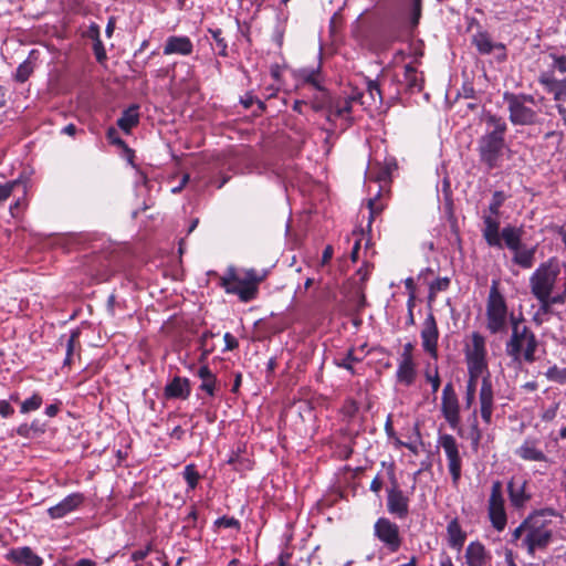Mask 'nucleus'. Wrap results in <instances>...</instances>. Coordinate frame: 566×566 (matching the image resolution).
I'll use <instances>...</instances> for the list:
<instances>
[{
    "instance_id": "nucleus-1",
    "label": "nucleus",
    "mask_w": 566,
    "mask_h": 566,
    "mask_svg": "<svg viewBox=\"0 0 566 566\" xmlns=\"http://www.w3.org/2000/svg\"><path fill=\"white\" fill-rule=\"evenodd\" d=\"M560 275V266L555 258L542 262L530 276V289L532 295L538 302V310L533 319L539 325L542 315L554 314V305L566 303V266Z\"/></svg>"
},
{
    "instance_id": "nucleus-2",
    "label": "nucleus",
    "mask_w": 566,
    "mask_h": 566,
    "mask_svg": "<svg viewBox=\"0 0 566 566\" xmlns=\"http://www.w3.org/2000/svg\"><path fill=\"white\" fill-rule=\"evenodd\" d=\"M483 132L476 139L479 163L488 170L502 167L505 153L509 150L506 119L492 111H483L480 116Z\"/></svg>"
},
{
    "instance_id": "nucleus-3",
    "label": "nucleus",
    "mask_w": 566,
    "mask_h": 566,
    "mask_svg": "<svg viewBox=\"0 0 566 566\" xmlns=\"http://www.w3.org/2000/svg\"><path fill=\"white\" fill-rule=\"evenodd\" d=\"M468 367V380L465 390L475 391L479 378H482L481 387L479 390V412L482 421L490 426L492 423V416L495 409L494 389L489 368L482 367ZM482 438V431L479 428L478 408H474L470 418V428L467 433V439L470 440L474 450L478 449Z\"/></svg>"
},
{
    "instance_id": "nucleus-4",
    "label": "nucleus",
    "mask_w": 566,
    "mask_h": 566,
    "mask_svg": "<svg viewBox=\"0 0 566 566\" xmlns=\"http://www.w3.org/2000/svg\"><path fill=\"white\" fill-rule=\"evenodd\" d=\"M511 336L505 343V354L512 363L522 365L533 364L536 360L535 353L538 346L534 332L525 324L523 318L511 315Z\"/></svg>"
},
{
    "instance_id": "nucleus-5",
    "label": "nucleus",
    "mask_w": 566,
    "mask_h": 566,
    "mask_svg": "<svg viewBox=\"0 0 566 566\" xmlns=\"http://www.w3.org/2000/svg\"><path fill=\"white\" fill-rule=\"evenodd\" d=\"M527 93L505 91L503 102L506 105L509 120L513 126H537L543 123L541 101Z\"/></svg>"
},
{
    "instance_id": "nucleus-6",
    "label": "nucleus",
    "mask_w": 566,
    "mask_h": 566,
    "mask_svg": "<svg viewBox=\"0 0 566 566\" xmlns=\"http://www.w3.org/2000/svg\"><path fill=\"white\" fill-rule=\"evenodd\" d=\"M268 271H256L255 269H248L241 277L238 274L235 266H228L226 273L220 276L219 286L224 290L227 294L237 295L243 303L251 302L256 298L259 293V284L264 281Z\"/></svg>"
},
{
    "instance_id": "nucleus-7",
    "label": "nucleus",
    "mask_w": 566,
    "mask_h": 566,
    "mask_svg": "<svg viewBox=\"0 0 566 566\" xmlns=\"http://www.w3.org/2000/svg\"><path fill=\"white\" fill-rule=\"evenodd\" d=\"M524 227L506 224L501 230V242L503 248L509 249L512 255V263L520 266L523 270L532 269L535 263V254L537 251V244L526 245L523 243Z\"/></svg>"
},
{
    "instance_id": "nucleus-8",
    "label": "nucleus",
    "mask_w": 566,
    "mask_h": 566,
    "mask_svg": "<svg viewBox=\"0 0 566 566\" xmlns=\"http://www.w3.org/2000/svg\"><path fill=\"white\" fill-rule=\"evenodd\" d=\"M551 521L546 518L545 512H537L525 520L528 525V533L522 541L528 554L533 555L536 549H544L548 546L553 537Z\"/></svg>"
},
{
    "instance_id": "nucleus-9",
    "label": "nucleus",
    "mask_w": 566,
    "mask_h": 566,
    "mask_svg": "<svg viewBox=\"0 0 566 566\" xmlns=\"http://www.w3.org/2000/svg\"><path fill=\"white\" fill-rule=\"evenodd\" d=\"M507 199V196L502 190H495L489 203L488 211L482 216L483 229L482 237L485 243L491 248L503 249L501 242V228H500V209Z\"/></svg>"
},
{
    "instance_id": "nucleus-10",
    "label": "nucleus",
    "mask_w": 566,
    "mask_h": 566,
    "mask_svg": "<svg viewBox=\"0 0 566 566\" xmlns=\"http://www.w3.org/2000/svg\"><path fill=\"white\" fill-rule=\"evenodd\" d=\"M486 328L492 335L504 333L507 328V305L495 280L486 302Z\"/></svg>"
},
{
    "instance_id": "nucleus-11",
    "label": "nucleus",
    "mask_w": 566,
    "mask_h": 566,
    "mask_svg": "<svg viewBox=\"0 0 566 566\" xmlns=\"http://www.w3.org/2000/svg\"><path fill=\"white\" fill-rule=\"evenodd\" d=\"M367 176L369 181H375L379 185L376 195L367 201V208L369 210L368 227H370L374 218L380 214L385 208L384 203L379 201V198L384 188L391 182V175L380 165V163H375L369 167Z\"/></svg>"
},
{
    "instance_id": "nucleus-12",
    "label": "nucleus",
    "mask_w": 566,
    "mask_h": 566,
    "mask_svg": "<svg viewBox=\"0 0 566 566\" xmlns=\"http://www.w3.org/2000/svg\"><path fill=\"white\" fill-rule=\"evenodd\" d=\"M489 516L492 526L501 532L505 528L507 517L504 509V499L502 495V483L495 481L492 484L491 494L489 499Z\"/></svg>"
},
{
    "instance_id": "nucleus-13",
    "label": "nucleus",
    "mask_w": 566,
    "mask_h": 566,
    "mask_svg": "<svg viewBox=\"0 0 566 566\" xmlns=\"http://www.w3.org/2000/svg\"><path fill=\"white\" fill-rule=\"evenodd\" d=\"M471 43L481 55L494 53L497 62H504L507 59L506 46L502 42L493 41L491 34L486 30L480 28L472 35Z\"/></svg>"
},
{
    "instance_id": "nucleus-14",
    "label": "nucleus",
    "mask_w": 566,
    "mask_h": 566,
    "mask_svg": "<svg viewBox=\"0 0 566 566\" xmlns=\"http://www.w3.org/2000/svg\"><path fill=\"white\" fill-rule=\"evenodd\" d=\"M374 535L391 552L396 553L401 546L399 527L389 518L380 517L374 525Z\"/></svg>"
},
{
    "instance_id": "nucleus-15",
    "label": "nucleus",
    "mask_w": 566,
    "mask_h": 566,
    "mask_svg": "<svg viewBox=\"0 0 566 566\" xmlns=\"http://www.w3.org/2000/svg\"><path fill=\"white\" fill-rule=\"evenodd\" d=\"M441 412L452 429H457L460 424V405L458 395L452 382H448L442 390Z\"/></svg>"
},
{
    "instance_id": "nucleus-16",
    "label": "nucleus",
    "mask_w": 566,
    "mask_h": 566,
    "mask_svg": "<svg viewBox=\"0 0 566 566\" xmlns=\"http://www.w3.org/2000/svg\"><path fill=\"white\" fill-rule=\"evenodd\" d=\"M486 355L485 337L479 332H473L471 334V345L464 348L467 366L489 368Z\"/></svg>"
},
{
    "instance_id": "nucleus-17",
    "label": "nucleus",
    "mask_w": 566,
    "mask_h": 566,
    "mask_svg": "<svg viewBox=\"0 0 566 566\" xmlns=\"http://www.w3.org/2000/svg\"><path fill=\"white\" fill-rule=\"evenodd\" d=\"M420 336L423 350L432 358L437 359L439 329L436 317L432 313H429L424 318Z\"/></svg>"
},
{
    "instance_id": "nucleus-18",
    "label": "nucleus",
    "mask_w": 566,
    "mask_h": 566,
    "mask_svg": "<svg viewBox=\"0 0 566 566\" xmlns=\"http://www.w3.org/2000/svg\"><path fill=\"white\" fill-rule=\"evenodd\" d=\"M6 559L15 566H42L43 558L35 554L31 547L22 546L10 549Z\"/></svg>"
},
{
    "instance_id": "nucleus-19",
    "label": "nucleus",
    "mask_w": 566,
    "mask_h": 566,
    "mask_svg": "<svg viewBox=\"0 0 566 566\" xmlns=\"http://www.w3.org/2000/svg\"><path fill=\"white\" fill-rule=\"evenodd\" d=\"M195 45L188 35H169L164 44V55L189 56L193 53Z\"/></svg>"
},
{
    "instance_id": "nucleus-20",
    "label": "nucleus",
    "mask_w": 566,
    "mask_h": 566,
    "mask_svg": "<svg viewBox=\"0 0 566 566\" xmlns=\"http://www.w3.org/2000/svg\"><path fill=\"white\" fill-rule=\"evenodd\" d=\"M538 83L545 91L553 95L554 101H566V78H557L554 72H543L538 77Z\"/></svg>"
},
{
    "instance_id": "nucleus-21",
    "label": "nucleus",
    "mask_w": 566,
    "mask_h": 566,
    "mask_svg": "<svg viewBox=\"0 0 566 566\" xmlns=\"http://www.w3.org/2000/svg\"><path fill=\"white\" fill-rule=\"evenodd\" d=\"M191 394V384L187 377L175 376L164 388V397L167 400H186Z\"/></svg>"
},
{
    "instance_id": "nucleus-22",
    "label": "nucleus",
    "mask_w": 566,
    "mask_h": 566,
    "mask_svg": "<svg viewBox=\"0 0 566 566\" xmlns=\"http://www.w3.org/2000/svg\"><path fill=\"white\" fill-rule=\"evenodd\" d=\"M387 509L390 514L405 518L409 512V499L397 486L388 490Z\"/></svg>"
},
{
    "instance_id": "nucleus-23",
    "label": "nucleus",
    "mask_w": 566,
    "mask_h": 566,
    "mask_svg": "<svg viewBox=\"0 0 566 566\" xmlns=\"http://www.w3.org/2000/svg\"><path fill=\"white\" fill-rule=\"evenodd\" d=\"M84 500L85 497L82 493H72L64 497L56 505L51 506L48 510V514L51 518H62L66 514L78 509L83 504Z\"/></svg>"
},
{
    "instance_id": "nucleus-24",
    "label": "nucleus",
    "mask_w": 566,
    "mask_h": 566,
    "mask_svg": "<svg viewBox=\"0 0 566 566\" xmlns=\"http://www.w3.org/2000/svg\"><path fill=\"white\" fill-rule=\"evenodd\" d=\"M490 559V554L480 542H472L468 545L465 560L469 566H485Z\"/></svg>"
},
{
    "instance_id": "nucleus-25",
    "label": "nucleus",
    "mask_w": 566,
    "mask_h": 566,
    "mask_svg": "<svg viewBox=\"0 0 566 566\" xmlns=\"http://www.w3.org/2000/svg\"><path fill=\"white\" fill-rule=\"evenodd\" d=\"M116 124L124 133L129 134L139 124V105L132 104L124 109Z\"/></svg>"
},
{
    "instance_id": "nucleus-26",
    "label": "nucleus",
    "mask_w": 566,
    "mask_h": 566,
    "mask_svg": "<svg viewBox=\"0 0 566 566\" xmlns=\"http://www.w3.org/2000/svg\"><path fill=\"white\" fill-rule=\"evenodd\" d=\"M403 83L410 93H419L423 88V76L411 64L405 65Z\"/></svg>"
},
{
    "instance_id": "nucleus-27",
    "label": "nucleus",
    "mask_w": 566,
    "mask_h": 566,
    "mask_svg": "<svg viewBox=\"0 0 566 566\" xmlns=\"http://www.w3.org/2000/svg\"><path fill=\"white\" fill-rule=\"evenodd\" d=\"M38 59V51L31 50L27 60H24L15 70L13 78L18 83H24L29 80L34 71V63Z\"/></svg>"
},
{
    "instance_id": "nucleus-28",
    "label": "nucleus",
    "mask_w": 566,
    "mask_h": 566,
    "mask_svg": "<svg viewBox=\"0 0 566 566\" xmlns=\"http://www.w3.org/2000/svg\"><path fill=\"white\" fill-rule=\"evenodd\" d=\"M197 376L200 379H202V382L199 386V389L205 391L210 397H213L216 395L217 377L211 371V369L208 367V365L200 366L197 371Z\"/></svg>"
},
{
    "instance_id": "nucleus-29",
    "label": "nucleus",
    "mask_w": 566,
    "mask_h": 566,
    "mask_svg": "<svg viewBox=\"0 0 566 566\" xmlns=\"http://www.w3.org/2000/svg\"><path fill=\"white\" fill-rule=\"evenodd\" d=\"M524 488L525 482L520 480L512 479L509 482L507 489L512 505L520 507L530 499V496L525 494Z\"/></svg>"
},
{
    "instance_id": "nucleus-30",
    "label": "nucleus",
    "mask_w": 566,
    "mask_h": 566,
    "mask_svg": "<svg viewBox=\"0 0 566 566\" xmlns=\"http://www.w3.org/2000/svg\"><path fill=\"white\" fill-rule=\"evenodd\" d=\"M81 335V331L78 328L72 329L70 335L66 337L65 335H62L59 338V343L63 345V340L65 339V358L63 360V366H71L73 361L74 350H75V344L78 342Z\"/></svg>"
},
{
    "instance_id": "nucleus-31",
    "label": "nucleus",
    "mask_w": 566,
    "mask_h": 566,
    "mask_svg": "<svg viewBox=\"0 0 566 566\" xmlns=\"http://www.w3.org/2000/svg\"><path fill=\"white\" fill-rule=\"evenodd\" d=\"M317 93L311 101V107L314 112H322L326 108H333L334 99L331 93L323 86L316 88Z\"/></svg>"
},
{
    "instance_id": "nucleus-32",
    "label": "nucleus",
    "mask_w": 566,
    "mask_h": 566,
    "mask_svg": "<svg viewBox=\"0 0 566 566\" xmlns=\"http://www.w3.org/2000/svg\"><path fill=\"white\" fill-rule=\"evenodd\" d=\"M447 532L449 535V544L451 547L460 549L465 541V533L461 530V526L457 520H452L448 526Z\"/></svg>"
},
{
    "instance_id": "nucleus-33",
    "label": "nucleus",
    "mask_w": 566,
    "mask_h": 566,
    "mask_svg": "<svg viewBox=\"0 0 566 566\" xmlns=\"http://www.w3.org/2000/svg\"><path fill=\"white\" fill-rule=\"evenodd\" d=\"M415 363L399 361L396 371L397 380L406 386H411L416 379Z\"/></svg>"
},
{
    "instance_id": "nucleus-34",
    "label": "nucleus",
    "mask_w": 566,
    "mask_h": 566,
    "mask_svg": "<svg viewBox=\"0 0 566 566\" xmlns=\"http://www.w3.org/2000/svg\"><path fill=\"white\" fill-rule=\"evenodd\" d=\"M363 360L361 357H357L355 355V348L352 347L347 350V353L342 358H335L334 363L337 367L344 368L349 371L353 376L356 375V369L354 368L355 363H360Z\"/></svg>"
},
{
    "instance_id": "nucleus-35",
    "label": "nucleus",
    "mask_w": 566,
    "mask_h": 566,
    "mask_svg": "<svg viewBox=\"0 0 566 566\" xmlns=\"http://www.w3.org/2000/svg\"><path fill=\"white\" fill-rule=\"evenodd\" d=\"M321 69L317 66L314 67H304L301 69L297 73L298 78L305 83L312 85L315 90L321 88V82L318 80Z\"/></svg>"
},
{
    "instance_id": "nucleus-36",
    "label": "nucleus",
    "mask_w": 566,
    "mask_h": 566,
    "mask_svg": "<svg viewBox=\"0 0 566 566\" xmlns=\"http://www.w3.org/2000/svg\"><path fill=\"white\" fill-rule=\"evenodd\" d=\"M439 443L444 450L448 460H460L457 441L451 434L441 436Z\"/></svg>"
},
{
    "instance_id": "nucleus-37",
    "label": "nucleus",
    "mask_w": 566,
    "mask_h": 566,
    "mask_svg": "<svg viewBox=\"0 0 566 566\" xmlns=\"http://www.w3.org/2000/svg\"><path fill=\"white\" fill-rule=\"evenodd\" d=\"M216 334L211 331H205L199 338V349L201 350V355L199 361H205L208 356L213 352V345L209 344V339L214 337Z\"/></svg>"
},
{
    "instance_id": "nucleus-38",
    "label": "nucleus",
    "mask_w": 566,
    "mask_h": 566,
    "mask_svg": "<svg viewBox=\"0 0 566 566\" xmlns=\"http://www.w3.org/2000/svg\"><path fill=\"white\" fill-rule=\"evenodd\" d=\"M517 454L525 460H546L545 455L535 449L533 442L525 441L520 447Z\"/></svg>"
},
{
    "instance_id": "nucleus-39",
    "label": "nucleus",
    "mask_w": 566,
    "mask_h": 566,
    "mask_svg": "<svg viewBox=\"0 0 566 566\" xmlns=\"http://www.w3.org/2000/svg\"><path fill=\"white\" fill-rule=\"evenodd\" d=\"M208 32L211 34L213 41L216 42V45L218 48V55L221 57H227L229 55L228 52V42L222 35V30L217 29H208Z\"/></svg>"
},
{
    "instance_id": "nucleus-40",
    "label": "nucleus",
    "mask_w": 566,
    "mask_h": 566,
    "mask_svg": "<svg viewBox=\"0 0 566 566\" xmlns=\"http://www.w3.org/2000/svg\"><path fill=\"white\" fill-rule=\"evenodd\" d=\"M354 97H346V98H335L333 108H335V116L342 117L345 114H349L352 112V105Z\"/></svg>"
},
{
    "instance_id": "nucleus-41",
    "label": "nucleus",
    "mask_w": 566,
    "mask_h": 566,
    "mask_svg": "<svg viewBox=\"0 0 566 566\" xmlns=\"http://www.w3.org/2000/svg\"><path fill=\"white\" fill-rule=\"evenodd\" d=\"M21 188L22 192H25V186L24 184L20 181H9L3 185H0V202L7 200L14 189Z\"/></svg>"
},
{
    "instance_id": "nucleus-42",
    "label": "nucleus",
    "mask_w": 566,
    "mask_h": 566,
    "mask_svg": "<svg viewBox=\"0 0 566 566\" xmlns=\"http://www.w3.org/2000/svg\"><path fill=\"white\" fill-rule=\"evenodd\" d=\"M182 474H184V479L186 480V482L188 484V489L195 490L198 484V481L200 479V474L196 470L195 464L191 463V464L187 465L185 468Z\"/></svg>"
},
{
    "instance_id": "nucleus-43",
    "label": "nucleus",
    "mask_w": 566,
    "mask_h": 566,
    "mask_svg": "<svg viewBox=\"0 0 566 566\" xmlns=\"http://www.w3.org/2000/svg\"><path fill=\"white\" fill-rule=\"evenodd\" d=\"M42 402H43L42 397L39 394H33L30 398L25 399L21 403L20 411L22 413H28L30 411L38 410L41 407Z\"/></svg>"
},
{
    "instance_id": "nucleus-44",
    "label": "nucleus",
    "mask_w": 566,
    "mask_h": 566,
    "mask_svg": "<svg viewBox=\"0 0 566 566\" xmlns=\"http://www.w3.org/2000/svg\"><path fill=\"white\" fill-rule=\"evenodd\" d=\"M359 411V405L354 399H346L340 408V412L347 420H352Z\"/></svg>"
},
{
    "instance_id": "nucleus-45",
    "label": "nucleus",
    "mask_w": 566,
    "mask_h": 566,
    "mask_svg": "<svg viewBox=\"0 0 566 566\" xmlns=\"http://www.w3.org/2000/svg\"><path fill=\"white\" fill-rule=\"evenodd\" d=\"M545 376L547 379L565 384L566 382V368H559L556 365L549 367L547 371L545 373Z\"/></svg>"
},
{
    "instance_id": "nucleus-46",
    "label": "nucleus",
    "mask_w": 566,
    "mask_h": 566,
    "mask_svg": "<svg viewBox=\"0 0 566 566\" xmlns=\"http://www.w3.org/2000/svg\"><path fill=\"white\" fill-rule=\"evenodd\" d=\"M450 285L449 277H438L430 284V296L434 295L437 292L446 291Z\"/></svg>"
},
{
    "instance_id": "nucleus-47",
    "label": "nucleus",
    "mask_w": 566,
    "mask_h": 566,
    "mask_svg": "<svg viewBox=\"0 0 566 566\" xmlns=\"http://www.w3.org/2000/svg\"><path fill=\"white\" fill-rule=\"evenodd\" d=\"M93 52L98 63H104L107 60V54L102 40L93 42Z\"/></svg>"
},
{
    "instance_id": "nucleus-48",
    "label": "nucleus",
    "mask_w": 566,
    "mask_h": 566,
    "mask_svg": "<svg viewBox=\"0 0 566 566\" xmlns=\"http://www.w3.org/2000/svg\"><path fill=\"white\" fill-rule=\"evenodd\" d=\"M424 377H426L427 381H429L431 384L432 394H436L439 390L440 385H441L440 376L438 373V367L434 368L433 374H431L429 370H427L424 373Z\"/></svg>"
},
{
    "instance_id": "nucleus-49",
    "label": "nucleus",
    "mask_w": 566,
    "mask_h": 566,
    "mask_svg": "<svg viewBox=\"0 0 566 566\" xmlns=\"http://www.w3.org/2000/svg\"><path fill=\"white\" fill-rule=\"evenodd\" d=\"M353 454V449L349 442L337 446L335 455L340 460H348Z\"/></svg>"
},
{
    "instance_id": "nucleus-50",
    "label": "nucleus",
    "mask_w": 566,
    "mask_h": 566,
    "mask_svg": "<svg viewBox=\"0 0 566 566\" xmlns=\"http://www.w3.org/2000/svg\"><path fill=\"white\" fill-rule=\"evenodd\" d=\"M106 137L111 144L126 147V143L119 137L118 132L114 127L107 129Z\"/></svg>"
},
{
    "instance_id": "nucleus-51",
    "label": "nucleus",
    "mask_w": 566,
    "mask_h": 566,
    "mask_svg": "<svg viewBox=\"0 0 566 566\" xmlns=\"http://www.w3.org/2000/svg\"><path fill=\"white\" fill-rule=\"evenodd\" d=\"M421 17V0H412L411 23L417 25Z\"/></svg>"
},
{
    "instance_id": "nucleus-52",
    "label": "nucleus",
    "mask_w": 566,
    "mask_h": 566,
    "mask_svg": "<svg viewBox=\"0 0 566 566\" xmlns=\"http://www.w3.org/2000/svg\"><path fill=\"white\" fill-rule=\"evenodd\" d=\"M557 411L558 403H553L552 406L544 410V412L542 413V420L546 422L554 420L556 418Z\"/></svg>"
},
{
    "instance_id": "nucleus-53",
    "label": "nucleus",
    "mask_w": 566,
    "mask_h": 566,
    "mask_svg": "<svg viewBox=\"0 0 566 566\" xmlns=\"http://www.w3.org/2000/svg\"><path fill=\"white\" fill-rule=\"evenodd\" d=\"M223 339L226 344L224 350H234L239 347L238 339L231 333H226Z\"/></svg>"
},
{
    "instance_id": "nucleus-54",
    "label": "nucleus",
    "mask_w": 566,
    "mask_h": 566,
    "mask_svg": "<svg viewBox=\"0 0 566 566\" xmlns=\"http://www.w3.org/2000/svg\"><path fill=\"white\" fill-rule=\"evenodd\" d=\"M461 463L462 462H449V471L452 475L453 483L457 484L461 476Z\"/></svg>"
},
{
    "instance_id": "nucleus-55",
    "label": "nucleus",
    "mask_w": 566,
    "mask_h": 566,
    "mask_svg": "<svg viewBox=\"0 0 566 566\" xmlns=\"http://www.w3.org/2000/svg\"><path fill=\"white\" fill-rule=\"evenodd\" d=\"M412 350H413L412 343L405 344L403 350L401 353L400 361L413 363Z\"/></svg>"
},
{
    "instance_id": "nucleus-56",
    "label": "nucleus",
    "mask_w": 566,
    "mask_h": 566,
    "mask_svg": "<svg viewBox=\"0 0 566 566\" xmlns=\"http://www.w3.org/2000/svg\"><path fill=\"white\" fill-rule=\"evenodd\" d=\"M554 61V67L557 69L562 73H566V55H552Z\"/></svg>"
},
{
    "instance_id": "nucleus-57",
    "label": "nucleus",
    "mask_w": 566,
    "mask_h": 566,
    "mask_svg": "<svg viewBox=\"0 0 566 566\" xmlns=\"http://www.w3.org/2000/svg\"><path fill=\"white\" fill-rule=\"evenodd\" d=\"M14 409L8 400H0V416L2 418H9L13 415Z\"/></svg>"
},
{
    "instance_id": "nucleus-58",
    "label": "nucleus",
    "mask_w": 566,
    "mask_h": 566,
    "mask_svg": "<svg viewBox=\"0 0 566 566\" xmlns=\"http://www.w3.org/2000/svg\"><path fill=\"white\" fill-rule=\"evenodd\" d=\"M30 429L33 433V437H36L45 432V423L41 422L39 419H34L30 423Z\"/></svg>"
},
{
    "instance_id": "nucleus-59",
    "label": "nucleus",
    "mask_w": 566,
    "mask_h": 566,
    "mask_svg": "<svg viewBox=\"0 0 566 566\" xmlns=\"http://www.w3.org/2000/svg\"><path fill=\"white\" fill-rule=\"evenodd\" d=\"M86 36L90 38L93 42L101 40L99 27L96 23H91L86 31Z\"/></svg>"
},
{
    "instance_id": "nucleus-60",
    "label": "nucleus",
    "mask_w": 566,
    "mask_h": 566,
    "mask_svg": "<svg viewBox=\"0 0 566 566\" xmlns=\"http://www.w3.org/2000/svg\"><path fill=\"white\" fill-rule=\"evenodd\" d=\"M528 533V525H525V521L520 525L517 526L513 533H512V542H516L518 541L523 534H527Z\"/></svg>"
},
{
    "instance_id": "nucleus-61",
    "label": "nucleus",
    "mask_w": 566,
    "mask_h": 566,
    "mask_svg": "<svg viewBox=\"0 0 566 566\" xmlns=\"http://www.w3.org/2000/svg\"><path fill=\"white\" fill-rule=\"evenodd\" d=\"M255 101V96L252 92H247L241 98L240 104L243 106V108L249 109Z\"/></svg>"
},
{
    "instance_id": "nucleus-62",
    "label": "nucleus",
    "mask_w": 566,
    "mask_h": 566,
    "mask_svg": "<svg viewBox=\"0 0 566 566\" xmlns=\"http://www.w3.org/2000/svg\"><path fill=\"white\" fill-rule=\"evenodd\" d=\"M17 433L20 436V437H23V438H27V439H30V438H33V433L30 429V424L28 423H22L20 424L18 428H17Z\"/></svg>"
},
{
    "instance_id": "nucleus-63",
    "label": "nucleus",
    "mask_w": 566,
    "mask_h": 566,
    "mask_svg": "<svg viewBox=\"0 0 566 566\" xmlns=\"http://www.w3.org/2000/svg\"><path fill=\"white\" fill-rule=\"evenodd\" d=\"M24 199L23 198H18L14 203H12L10 206V212L12 214V217H18L20 210L24 207Z\"/></svg>"
},
{
    "instance_id": "nucleus-64",
    "label": "nucleus",
    "mask_w": 566,
    "mask_h": 566,
    "mask_svg": "<svg viewBox=\"0 0 566 566\" xmlns=\"http://www.w3.org/2000/svg\"><path fill=\"white\" fill-rule=\"evenodd\" d=\"M217 524L219 526H224V527H234V526H239V522L233 518V517H221L217 521Z\"/></svg>"
}]
</instances>
